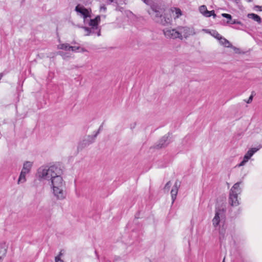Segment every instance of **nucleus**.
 I'll return each instance as SVG.
<instances>
[{"instance_id":"32","label":"nucleus","mask_w":262,"mask_h":262,"mask_svg":"<svg viewBox=\"0 0 262 262\" xmlns=\"http://www.w3.org/2000/svg\"><path fill=\"white\" fill-rule=\"evenodd\" d=\"M71 48H70V50H72V51L76 52L77 50H78L79 49V47H73L71 46Z\"/></svg>"},{"instance_id":"15","label":"nucleus","mask_w":262,"mask_h":262,"mask_svg":"<svg viewBox=\"0 0 262 262\" xmlns=\"http://www.w3.org/2000/svg\"><path fill=\"white\" fill-rule=\"evenodd\" d=\"M247 17L249 18H251V19H253V20L256 21L258 24H260L261 22V18L260 17V16L256 14L249 13L248 14Z\"/></svg>"},{"instance_id":"27","label":"nucleus","mask_w":262,"mask_h":262,"mask_svg":"<svg viewBox=\"0 0 262 262\" xmlns=\"http://www.w3.org/2000/svg\"><path fill=\"white\" fill-rule=\"evenodd\" d=\"M222 16L225 17V18H226L229 20H232V16L230 14H227V13H223L222 14Z\"/></svg>"},{"instance_id":"3","label":"nucleus","mask_w":262,"mask_h":262,"mask_svg":"<svg viewBox=\"0 0 262 262\" xmlns=\"http://www.w3.org/2000/svg\"><path fill=\"white\" fill-rule=\"evenodd\" d=\"M100 21V16H97L94 19H91L89 23L90 28L86 27H82L85 32V35L89 36L94 34H97V36L100 35V29L98 27V24Z\"/></svg>"},{"instance_id":"31","label":"nucleus","mask_w":262,"mask_h":262,"mask_svg":"<svg viewBox=\"0 0 262 262\" xmlns=\"http://www.w3.org/2000/svg\"><path fill=\"white\" fill-rule=\"evenodd\" d=\"M136 126V122H133L132 123H131L130 124V128L131 129H134Z\"/></svg>"},{"instance_id":"19","label":"nucleus","mask_w":262,"mask_h":262,"mask_svg":"<svg viewBox=\"0 0 262 262\" xmlns=\"http://www.w3.org/2000/svg\"><path fill=\"white\" fill-rule=\"evenodd\" d=\"M70 48H71V46L68 43H61L58 45V49L66 51H70Z\"/></svg>"},{"instance_id":"4","label":"nucleus","mask_w":262,"mask_h":262,"mask_svg":"<svg viewBox=\"0 0 262 262\" xmlns=\"http://www.w3.org/2000/svg\"><path fill=\"white\" fill-rule=\"evenodd\" d=\"M241 182L235 183L230 191L229 203L231 206H236L239 204L238 195L241 193L242 190L239 187Z\"/></svg>"},{"instance_id":"18","label":"nucleus","mask_w":262,"mask_h":262,"mask_svg":"<svg viewBox=\"0 0 262 262\" xmlns=\"http://www.w3.org/2000/svg\"><path fill=\"white\" fill-rule=\"evenodd\" d=\"M90 137H94V136H89L87 137V138L86 139L83 140V141H82V143H81L82 147H85L94 142H90L91 141V139L90 138Z\"/></svg>"},{"instance_id":"7","label":"nucleus","mask_w":262,"mask_h":262,"mask_svg":"<svg viewBox=\"0 0 262 262\" xmlns=\"http://www.w3.org/2000/svg\"><path fill=\"white\" fill-rule=\"evenodd\" d=\"M163 33L165 37L170 39L179 38L181 39V36L179 33L178 28L169 29L166 28L163 30Z\"/></svg>"},{"instance_id":"14","label":"nucleus","mask_w":262,"mask_h":262,"mask_svg":"<svg viewBox=\"0 0 262 262\" xmlns=\"http://www.w3.org/2000/svg\"><path fill=\"white\" fill-rule=\"evenodd\" d=\"M220 43L226 48L231 47V43L225 38L222 36L219 39Z\"/></svg>"},{"instance_id":"26","label":"nucleus","mask_w":262,"mask_h":262,"mask_svg":"<svg viewBox=\"0 0 262 262\" xmlns=\"http://www.w3.org/2000/svg\"><path fill=\"white\" fill-rule=\"evenodd\" d=\"M229 48H232L233 51H234V52L236 54H239L240 53V49L239 48H237L234 46H233L232 45H231V47H230Z\"/></svg>"},{"instance_id":"10","label":"nucleus","mask_w":262,"mask_h":262,"mask_svg":"<svg viewBox=\"0 0 262 262\" xmlns=\"http://www.w3.org/2000/svg\"><path fill=\"white\" fill-rule=\"evenodd\" d=\"M179 33L181 36V39H183V37H187L192 34V30L187 27H178Z\"/></svg>"},{"instance_id":"17","label":"nucleus","mask_w":262,"mask_h":262,"mask_svg":"<svg viewBox=\"0 0 262 262\" xmlns=\"http://www.w3.org/2000/svg\"><path fill=\"white\" fill-rule=\"evenodd\" d=\"M27 174V173L21 170L20 176L19 177L18 180V184L24 183L26 182V175Z\"/></svg>"},{"instance_id":"11","label":"nucleus","mask_w":262,"mask_h":262,"mask_svg":"<svg viewBox=\"0 0 262 262\" xmlns=\"http://www.w3.org/2000/svg\"><path fill=\"white\" fill-rule=\"evenodd\" d=\"M180 186V182H179L178 181H177L175 182L174 185L173 186V187L171 190L170 193H171V199H172V204L173 203L175 200L176 199L177 195L178 194V190H179V188Z\"/></svg>"},{"instance_id":"25","label":"nucleus","mask_w":262,"mask_h":262,"mask_svg":"<svg viewBox=\"0 0 262 262\" xmlns=\"http://www.w3.org/2000/svg\"><path fill=\"white\" fill-rule=\"evenodd\" d=\"M171 186V183L170 181H168L165 185L164 187V190L165 191H168L170 187Z\"/></svg>"},{"instance_id":"29","label":"nucleus","mask_w":262,"mask_h":262,"mask_svg":"<svg viewBox=\"0 0 262 262\" xmlns=\"http://www.w3.org/2000/svg\"><path fill=\"white\" fill-rule=\"evenodd\" d=\"M143 2L146 4L147 5H150V7H151L152 5H156V4H151V1L150 0H143ZM156 5H158L157 4H156ZM151 10V8L149 9V10ZM149 11V10H148V11Z\"/></svg>"},{"instance_id":"8","label":"nucleus","mask_w":262,"mask_h":262,"mask_svg":"<svg viewBox=\"0 0 262 262\" xmlns=\"http://www.w3.org/2000/svg\"><path fill=\"white\" fill-rule=\"evenodd\" d=\"M258 150V148L255 147L250 149L244 156L243 161L239 164L238 166L244 165L245 163H247L251 158V157Z\"/></svg>"},{"instance_id":"30","label":"nucleus","mask_w":262,"mask_h":262,"mask_svg":"<svg viewBox=\"0 0 262 262\" xmlns=\"http://www.w3.org/2000/svg\"><path fill=\"white\" fill-rule=\"evenodd\" d=\"M55 262H64L63 260H62L60 257L59 256H57L55 257Z\"/></svg>"},{"instance_id":"21","label":"nucleus","mask_w":262,"mask_h":262,"mask_svg":"<svg viewBox=\"0 0 262 262\" xmlns=\"http://www.w3.org/2000/svg\"><path fill=\"white\" fill-rule=\"evenodd\" d=\"M102 129V125H100L98 131L96 133V134L94 135V137H90V138L91 139V141L90 142H94L96 137L97 136V135L99 134L100 132Z\"/></svg>"},{"instance_id":"22","label":"nucleus","mask_w":262,"mask_h":262,"mask_svg":"<svg viewBox=\"0 0 262 262\" xmlns=\"http://www.w3.org/2000/svg\"><path fill=\"white\" fill-rule=\"evenodd\" d=\"M58 54L61 55L62 58L64 59L68 58H69L70 57V55H69V53H66L64 52H63V51H59L58 52Z\"/></svg>"},{"instance_id":"20","label":"nucleus","mask_w":262,"mask_h":262,"mask_svg":"<svg viewBox=\"0 0 262 262\" xmlns=\"http://www.w3.org/2000/svg\"><path fill=\"white\" fill-rule=\"evenodd\" d=\"M210 33L212 36L219 40L222 37V36L216 31H212V32Z\"/></svg>"},{"instance_id":"6","label":"nucleus","mask_w":262,"mask_h":262,"mask_svg":"<svg viewBox=\"0 0 262 262\" xmlns=\"http://www.w3.org/2000/svg\"><path fill=\"white\" fill-rule=\"evenodd\" d=\"M75 11L83 17L84 23L88 17H91V9L85 8L82 5H78L75 7Z\"/></svg>"},{"instance_id":"5","label":"nucleus","mask_w":262,"mask_h":262,"mask_svg":"<svg viewBox=\"0 0 262 262\" xmlns=\"http://www.w3.org/2000/svg\"><path fill=\"white\" fill-rule=\"evenodd\" d=\"M225 209L223 207H216L215 209V215L212 219L213 226L216 228L217 227L221 221L225 218Z\"/></svg>"},{"instance_id":"16","label":"nucleus","mask_w":262,"mask_h":262,"mask_svg":"<svg viewBox=\"0 0 262 262\" xmlns=\"http://www.w3.org/2000/svg\"><path fill=\"white\" fill-rule=\"evenodd\" d=\"M199 11L201 14H202L204 16H208L209 15V11L207 10V7L205 5H202L200 7Z\"/></svg>"},{"instance_id":"38","label":"nucleus","mask_w":262,"mask_h":262,"mask_svg":"<svg viewBox=\"0 0 262 262\" xmlns=\"http://www.w3.org/2000/svg\"><path fill=\"white\" fill-rule=\"evenodd\" d=\"M252 0H247L248 2H251Z\"/></svg>"},{"instance_id":"23","label":"nucleus","mask_w":262,"mask_h":262,"mask_svg":"<svg viewBox=\"0 0 262 262\" xmlns=\"http://www.w3.org/2000/svg\"><path fill=\"white\" fill-rule=\"evenodd\" d=\"M220 239H224L225 237V231L223 229H220L219 231Z\"/></svg>"},{"instance_id":"13","label":"nucleus","mask_w":262,"mask_h":262,"mask_svg":"<svg viewBox=\"0 0 262 262\" xmlns=\"http://www.w3.org/2000/svg\"><path fill=\"white\" fill-rule=\"evenodd\" d=\"M7 252L6 247L5 244H0V262L2 261L3 257Z\"/></svg>"},{"instance_id":"36","label":"nucleus","mask_w":262,"mask_h":262,"mask_svg":"<svg viewBox=\"0 0 262 262\" xmlns=\"http://www.w3.org/2000/svg\"><path fill=\"white\" fill-rule=\"evenodd\" d=\"M256 7L258 8L259 9L260 11H262V6H256Z\"/></svg>"},{"instance_id":"34","label":"nucleus","mask_w":262,"mask_h":262,"mask_svg":"<svg viewBox=\"0 0 262 262\" xmlns=\"http://www.w3.org/2000/svg\"><path fill=\"white\" fill-rule=\"evenodd\" d=\"M106 7L104 6H101L100 7V10L102 11H103L104 12H105L106 11Z\"/></svg>"},{"instance_id":"37","label":"nucleus","mask_w":262,"mask_h":262,"mask_svg":"<svg viewBox=\"0 0 262 262\" xmlns=\"http://www.w3.org/2000/svg\"><path fill=\"white\" fill-rule=\"evenodd\" d=\"M3 76V73H1V74H0V80H1V79L2 78Z\"/></svg>"},{"instance_id":"35","label":"nucleus","mask_w":262,"mask_h":262,"mask_svg":"<svg viewBox=\"0 0 262 262\" xmlns=\"http://www.w3.org/2000/svg\"><path fill=\"white\" fill-rule=\"evenodd\" d=\"M62 250H61V251H60V252H59V255H58V256H59V257H60H60H61V256L63 255V253H62Z\"/></svg>"},{"instance_id":"12","label":"nucleus","mask_w":262,"mask_h":262,"mask_svg":"<svg viewBox=\"0 0 262 262\" xmlns=\"http://www.w3.org/2000/svg\"><path fill=\"white\" fill-rule=\"evenodd\" d=\"M32 166V163L30 161H26L24 163L22 171L28 173Z\"/></svg>"},{"instance_id":"1","label":"nucleus","mask_w":262,"mask_h":262,"mask_svg":"<svg viewBox=\"0 0 262 262\" xmlns=\"http://www.w3.org/2000/svg\"><path fill=\"white\" fill-rule=\"evenodd\" d=\"M62 172L59 166L53 165L41 166L38 169L37 173L40 180L51 181L53 194L59 200H62L66 197V192L64 190L65 183L61 177Z\"/></svg>"},{"instance_id":"24","label":"nucleus","mask_w":262,"mask_h":262,"mask_svg":"<svg viewBox=\"0 0 262 262\" xmlns=\"http://www.w3.org/2000/svg\"><path fill=\"white\" fill-rule=\"evenodd\" d=\"M227 23H230L231 24H238V25H241L242 24V23L240 21H238V20H236V19L231 20V21H228Z\"/></svg>"},{"instance_id":"33","label":"nucleus","mask_w":262,"mask_h":262,"mask_svg":"<svg viewBox=\"0 0 262 262\" xmlns=\"http://www.w3.org/2000/svg\"><path fill=\"white\" fill-rule=\"evenodd\" d=\"M252 99H253V96L252 95H251L250 96V97L249 98L248 101H247V103H250L251 102V101H252Z\"/></svg>"},{"instance_id":"9","label":"nucleus","mask_w":262,"mask_h":262,"mask_svg":"<svg viewBox=\"0 0 262 262\" xmlns=\"http://www.w3.org/2000/svg\"><path fill=\"white\" fill-rule=\"evenodd\" d=\"M169 134L164 136L156 145V147L157 148H161L167 146L170 142V139L169 138Z\"/></svg>"},{"instance_id":"39","label":"nucleus","mask_w":262,"mask_h":262,"mask_svg":"<svg viewBox=\"0 0 262 262\" xmlns=\"http://www.w3.org/2000/svg\"><path fill=\"white\" fill-rule=\"evenodd\" d=\"M223 262H224V259L223 260Z\"/></svg>"},{"instance_id":"28","label":"nucleus","mask_w":262,"mask_h":262,"mask_svg":"<svg viewBox=\"0 0 262 262\" xmlns=\"http://www.w3.org/2000/svg\"><path fill=\"white\" fill-rule=\"evenodd\" d=\"M209 15L208 16H206L205 17H210L211 16H213L214 18L216 17V14H215L214 11H209Z\"/></svg>"},{"instance_id":"2","label":"nucleus","mask_w":262,"mask_h":262,"mask_svg":"<svg viewBox=\"0 0 262 262\" xmlns=\"http://www.w3.org/2000/svg\"><path fill=\"white\" fill-rule=\"evenodd\" d=\"M165 11L163 7L153 5L151 10L148 11V13L156 22L164 26L170 24L172 17L176 19L182 15L181 10L179 8H172Z\"/></svg>"}]
</instances>
